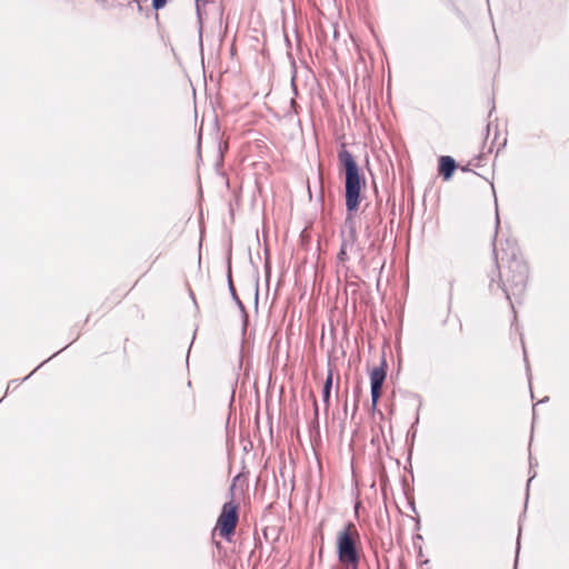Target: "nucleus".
Returning a JSON list of instances; mask_svg holds the SVG:
<instances>
[{"label":"nucleus","instance_id":"f257e3e1","mask_svg":"<svg viewBox=\"0 0 569 569\" xmlns=\"http://www.w3.org/2000/svg\"><path fill=\"white\" fill-rule=\"evenodd\" d=\"M338 161L346 173V207L349 213L356 212L361 201V190L366 187V179L361 177L359 167L347 149L346 143H342L338 152Z\"/></svg>","mask_w":569,"mask_h":569},{"label":"nucleus","instance_id":"f03ea898","mask_svg":"<svg viewBox=\"0 0 569 569\" xmlns=\"http://www.w3.org/2000/svg\"><path fill=\"white\" fill-rule=\"evenodd\" d=\"M336 552L342 569H359L361 538L353 522H348L336 536Z\"/></svg>","mask_w":569,"mask_h":569},{"label":"nucleus","instance_id":"7ed1b4c3","mask_svg":"<svg viewBox=\"0 0 569 569\" xmlns=\"http://www.w3.org/2000/svg\"><path fill=\"white\" fill-rule=\"evenodd\" d=\"M239 521V506L234 501L224 502L218 516L212 535L231 541Z\"/></svg>","mask_w":569,"mask_h":569},{"label":"nucleus","instance_id":"20e7f679","mask_svg":"<svg viewBox=\"0 0 569 569\" xmlns=\"http://www.w3.org/2000/svg\"><path fill=\"white\" fill-rule=\"evenodd\" d=\"M500 279L507 293L513 295L522 291L527 280L526 266L518 260H512L500 271Z\"/></svg>","mask_w":569,"mask_h":569},{"label":"nucleus","instance_id":"39448f33","mask_svg":"<svg viewBox=\"0 0 569 569\" xmlns=\"http://www.w3.org/2000/svg\"><path fill=\"white\" fill-rule=\"evenodd\" d=\"M360 254V246L357 239L356 228L351 224L347 232H343L341 248L338 254L340 261L346 262L351 256Z\"/></svg>","mask_w":569,"mask_h":569},{"label":"nucleus","instance_id":"423d86ee","mask_svg":"<svg viewBox=\"0 0 569 569\" xmlns=\"http://www.w3.org/2000/svg\"><path fill=\"white\" fill-rule=\"evenodd\" d=\"M387 377L385 361L370 370V385H371V398H372V410L377 408L378 401L382 395V385Z\"/></svg>","mask_w":569,"mask_h":569},{"label":"nucleus","instance_id":"0eeeda50","mask_svg":"<svg viewBox=\"0 0 569 569\" xmlns=\"http://www.w3.org/2000/svg\"><path fill=\"white\" fill-rule=\"evenodd\" d=\"M455 160L449 156H442L439 159V174L442 176L443 180H449L456 169Z\"/></svg>","mask_w":569,"mask_h":569},{"label":"nucleus","instance_id":"6e6552de","mask_svg":"<svg viewBox=\"0 0 569 569\" xmlns=\"http://www.w3.org/2000/svg\"><path fill=\"white\" fill-rule=\"evenodd\" d=\"M332 380H333V372L331 369L328 370V375L323 385V402L326 403V407H329V400H330V392L332 388Z\"/></svg>","mask_w":569,"mask_h":569},{"label":"nucleus","instance_id":"1a4fd4ad","mask_svg":"<svg viewBox=\"0 0 569 569\" xmlns=\"http://www.w3.org/2000/svg\"><path fill=\"white\" fill-rule=\"evenodd\" d=\"M168 0H152V7L156 10L162 9L167 4Z\"/></svg>","mask_w":569,"mask_h":569}]
</instances>
